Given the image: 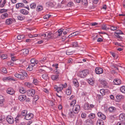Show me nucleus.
<instances>
[{"label":"nucleus","mask_w":125,"mask_h":125,"mask_svg":"<svg viewBox=\"0 0 125 125\" xmlns=\"http://www.w3.org/2000/svg\"><path fill=\"white\" fill-rule=\"evenodd\" d=\"M22 71L21 73V74H20L17 73H15L14 75L15 77L21 80H23L25 78V76L26 77L27 76V73L25 71L22 70Z\"/></svg>","instance_id":"f257e3e1"},{"label":"nucleus","mask_w":125,"mask_h":125,"mask_svg":"<svg viewBox=\"0 0 125 125\" xmlns=\"http://www.w3.org/2000/svg\"><path fill=\"white\" fill-rule=\"evenodd\" d=\"M89 71L87 70H84L80 71L78 74V76L82 78H84L89 73Z\"/></svg>","instance_id":"f03ea898"},{"label":"nucleus","mask_w":125,"mask_h":125,"mask_svg":"<svg viewBox=\"0 0 125 125\" xmlns=\"http://www.w3.org/2000/svg\"><path fill=\"white\" fill-rule=\"evenodd\" d=\"M67 84L66 83H65L64 84H60L59 87L57 86L56 88L55 87L54 88L56 89V90L57 92L58 93L59 92H61L63 88H65Z\"/></svg>","instance_id":"7ed1b4c3"},{"label":"nucleus","mask_w":125,"mask_h":125,"mask_svg":"<svg viewBox=\"0 0 125 125\" xmlns=\"http://www.w3.org/2000/svg\"><path fill=\"white\" fill-rule=\"evenodd\" d=\"M26 93L27 95L29 96L33 97L35 93V90L33 89H30L28 90Z\"/></svg>","instance_id":"20e7f679"},{"label":"nucleus","mask_w":125,"mask_h":125,"mask_svg":"<svg viewBox=\"0 0 125 125\" xmlns=\"http://www.w3.org/2000/svg\"><path fill=\"white\" fill-rule=\"evenodd\" d=\"M6 120L10 124H12L14 122V120L13 117L10 115H8L6 117Z\"/></svg>","instance_id":"39448f33"},{"label":"nucleus","mask_w":125,"mask_h":125,"mask_svg":"<svg viewBox=\"0 0 125 125\" xmlns=\"http://www.w3.org/2000/svg\"><path fill=\"white\" fill-rule=\"evenodd\" d=\"M73 109L74 113L75 114L78 113L80 109L79 105H77L74 106Z\"/></svg>","instance_id":"423d86ee"},{"label":"nucleus","mask_w":125,"mask_h":125,"mask_svg":"<svg viewBox=\"0 0 125 125\" xmlns=\"http://www.w3.org/2000/svg\"><path fill=\"white\" fill-rule=\"evenodd\" d=\"M6 92L8 94L13 95L14 94L15 91L13 88L9 87L7 89Z\"/></svg>","instance_id":"0eeeda50"},{"label":"nucleus","mask_w":125,"mask_h":125,"mask_svg":"<svg viewBox=\"0 0 125 125\" xmlns=\"http://www.w3.org/2000/svg\"><path fill=\"white\" fill-rule=\"evenodd\" d=\"M93 121L90 119H88L85 120L83 123L84 125H93Z\"/></svg>","instance_id":"6e6552de"},{"label":"nucleus","mask_w":125,"mask_h":125,"mask_svg":"<svg viewBox=\"0 0 125 125\" xmlns=\"http://www.w3.org/2000/svg\"><path fill=\"white\" fill-rule=\"evenodd\" d=\"M95 71L96 74H100L102 73H103V71L102 68L97 67L95 68Z\"/></svg>","instance_id":"1a4fd4ad"},{"label":"nucleus","mask_w":125,"mask_h":125,"mask_svg":"<svg viewBox=\"0 0 125 125\" xmlns=\"http://www.w3.org/2000/svg\"><path fill=\"white\" fill-rule=\"evenodd\" d=\"M33 115L32 113H29L25 117L24 119L27 120H29L32 119L33 117Z\"/></svg>","instance_id":"9d476101"},{"label":"nucleus","mask_w":125,"mask_h":125,"mask_svg":"<svg viewBox=\"0 0 125 125\" xmlns=\"http://www.w3.org/2000/svg\"><path fill=\"white\" fill-rule=\"evenodd\" d=\"M97 115L98 117L104 120L105 119L106 117L105 115L101 112H98Z\"/></svg>","instance_id":"9b49d317"},{"label":"nucleus","mask_w":125,"mask_h":125,"mask_svg":"<svg viewBox=\"0 0 125 125\" xmlns=\"http://www.w3.org/2000/svg\"><path fill=\"white\" fill-rule=\"evenodd\" d=\"M108 110L111 113H115L116 111V109L115 107L111 106L108 108Z\"/></svg>","instance_id":"f8f14e48"},{"label":"nucleus","mask_w":125,"mask_h":125,"mask_svg":"<svg viewBox=\"0 0 125 125\" xmlns=\"http://www.w3.org/2000/svg\"><path fill=\"white\" fill-rule=\"evenodd\" d=\"M21 52L22 54L26 55L29 53V50L28 49H24L21 50Z\"/></svg>","instance_id":"ddd939ff"},{"label":"nucleus","mask_w":125,"mask_h":125,"mask_svg":"<svg viewBox=\"0 0 125 125\" xmlns=\"http://www.w3.org/2000/svg\"><path fill=\"white\" fill-rule=\"evenodd\" d=\"M24 85L26 87L30 88H32L33 87V84L29 82H25L24 83Z\"/></svg>","instance_id":"4468645a"},{"label":"nucleus","mask_w":125,"mask_h":125,"mask_svg":"<svg viewBox=\"0 0 125 125\" xmlns=\"http://www.w3.org/2000/svg\"><path fill=\"white\" fill-rule=\"evenodd\" d=\"M38 61L35 59L34 58L31 59V63L30 64H31L34 66L35 65V64H37L38 63Z\"/></svg>","instance_id":"2eb2a0df"},{"label":"nucleus","mask_w":125,"mask_h":125,"mask_svg":"<svg viewBox=\"0 0 125 125\" xmlns=\"http://www.w3.org/2000/svg\"><path fill=\"white\" fill-rule=\"evenodd\" d=\"M3 81H9L14 80L13 78L11 76H9L8 77H4L3 78Z\"/></svg>","instance_id":"dca6fc26"},{"label":"nucleus","mask_w":125,"mask_h":125,"mask_svg":"<svg viewBox=\"0 0 125 125\" xmlns=\"http://www.w3.org/2000/svg\"><path fill=\"white\" fill-rule=\"evenodd\" d=\"M4 96L1 95H0V106H2L4 105Z\"/></svg>","instance_id":"f3484780"},{"label":"nucleus","mask_w":125,"mask_h":125,"mask_svg":"<svg viewBox=\"0 0 125 125\" xmlns=\"http://www.w3.org/2000/svg\"><path fill=\"white\" fill-rule=\"evenodd\" d=\"M26 95H21L19 96L18 99L20 101H23L26 99Z\"/></svg>","instance_id":"a211bd4d"},{"label":"nucleus","mask_w":125,"mask_h":125,"mask_svg":"<svg viewBox=\"0 0 125 125\" xmlns=\"http://www.w3.org/2000/svg\"><path fill=\"white\" fill-rule=\"evenodd\" d=\"M119 119L121 121H124L125 120V114L124 113L121 114L119 116Z\"/></svg>","instance_id":"6ab92c4d"},{"label":"nucleus","mask_w":125,"mask_h":125,"mask_svg":"<svg viewBox=\"0 0 125 125\" xmlns=\"http://www.w3.org/2000/svg\"><path fill=\"white\" fill-rule=\"evenodd\" d=\"M83 108L85 110H90L89 104L88 103H85L83 106Z\"/></svg>","instance_id":"aec40b11"},{"label":"nucleus","mask_w":125,"mask_h":125,"mask_svg":"<svg viewBox=\"0 0 125 125\" xmlns=\"http://www.w3.org/2000/svg\"><path fill=\"white\" fill-rule=\"evenodd\" d=\"M13 20L11 18H10L6 20L5 21L6 24L7 25H9L11 24Z\"/></svg>","instance_id":"412c9836"},{"label":"nucleus","mask_w":125,"mask_h":125,"mask_svg":"<svg viewBox=\"0 0 125 125\" xmlns=\"http://www.w3.org/2000/svg\"><path fill=\"white\" fill-rule=\"evenodd\" d=\"M114 82L115 84L117 85L120 84L121 83V80L119 79H116L114 80Z\"/></svg>","instance_id":"4be33fe9"},{"label":"nucleus","mask_w":125,"mask_h":125,"mask_svg":"<svg viewBox=\"0 0 125 125\" xmlns=\"http://www.w3.org/2000/svg\"><path fill=\"white\" fill-rule=\"evenodd\" d=\"M20 12L24 15H26L28 14V11L24 9H22L20 10Z\"/></svg>","instance_id":"5701e85b"},{"label":"nucleus","mask_w":125,"mask_h":125,"mask_svg":"<svg viewBox=\"0 0 125 125\" xmlns=\"http://www.w3.org/2000/svg\"><path fill=\"white\" fill-rule=\"evenodd\" d=\"M9 15L7 13H5L2 14L1 16V18L2 19H4L5 18H8Z\"/></svg>","instance_id":"b1692460"},{"label":"nucleus","mask_w":125,"mask_h":125,"mask_svg":"<svg viewBox=\"0 0 125 125\" xmlns=\"http://www.w3.org/2000/svg\"><path fill=\"white\" fill-rule=\"evenodd\" d=\"M59 76L58 74L52 75L51 76V78L53 80H56L58 79Z\"/></svg>","instance_id":"393cba45"},{"label":"nucleus","mask_w":125,"mask_h":125,"mask_svg":"<svg viewBox=\"0 0 125 125\" xmlns=\"http://www.w3.org/2000/svg\"><path fill=\"white\" fill-rule=\"evenodd\" d=\"M116 99L118 100H123L124 98V96L122 95H118L116 97Z\"/></svg>","instance_id":"a878e982"},{"label":"nucleus","mask_w":125,"mask_h":125,"mask_svg":"<svg viewBox=\"0 0 125 125\" xmlns=\"http://www.w3.org/2000/svg\"><path fill=\"white\" fill-rule=\"evenodd\" d=\"M63 29H59L58 31V34H57V37L60 36H61L62 34Z\"/></svg>","instance_id":"bb28decb"},{"label":"nucleus","mask_w":125,"mask_h":125,"mask_svg":"<svg viewBox=\"0 0 125 125\" xmlns=\"http://www.w3.org/2000/svg\"><path fill=\"white\" fill-rule=\"evenodd\" d=\"M34 66L31 64H29L27 68V70L29 71H31L33 69V67Z\"/></svg>","instance_id":"cd10ccee"},{"label":"nucleus","mask_w":125,"mask_h":125,"mask_svg":"<svg viewBox=\"0 0 125 125\" xmlns=\"http://www.w3.org/2000/svg\"><path fill=\"white\" fill-rule=\"evenodd\" d=\"M83 123V121L80 118H78L77 120L76 125H81Z\"/></svg>","instance_id":"c85d7f7f"},{"label":"nucleus","mask_w":125,"mask_h":125,"mask_svg":"<svg viewBox=\"0 0 125 125\" xmlns=\"http://www.w3.org/2000/svg\"><path fill=\"white\" fill-rule=\"evenodd\" d=\"M103 125V121L102 120L99 119L98 120L97 125Z\"/></svg>","instance_id":"c756f323"},{"label":"nucleus","mask_w":125,"mask_h":125,"mask_svg":"<svg viewBox=\"0 0 125 125\" xmlns=\"http://www.w3.org/2000/svg\"><path fill=\"white\" fill-rule=\"evenodd\" d=\"M74 113H73V109L72 110L70 109L69 110V112L68 114L70 116L73 117L74 115Z\"/></svg>","instance_id":"7c9ffc66"},{"label":"nucleus","mask_w":125,"mask_h":125,"mask_svg":"<svg viewBox=\"0 0 125 125\" xmlns=\"http://www.w3.org/2000/svg\"><path fill=\"white\" fill-rule=\"evenodd\" d=\"M73 83L74 85L76 87H77L79 86L78 83V81L76 79H74L73 80Z\"/></svg>","instance_id":"2f4dec72"},{"label":"nucleus","mask_w":125,"mask_h":125,"mask_svg":"<svg viewBox=\"0 0 125 125\" xmlns=\"http://www.w3.org/2000/svg\"><path fill=\"white\" fill-rule=\"evenodd\" d=\"M71 87L70 86H69V87L68 89L66 90V94L67 95H69L71 94Z\"/></svg>","instance_id":"473e14b6"},{"label":"nucleus","mask_w":125,"mask_h":125,"mask_svg":"<svg viewBox=\"0 0 125 125\" xmlns=\"http://www.w3.org/2000/svg\"><path fill=\"white\" fill-rule=\"evenodd\" d=\"M88 83L91 85H93L94 83V80L93 79H90L88 80Z\"/></svg>","instance_id":"72a5a7b5"},{"label":"nucleus","mask_w":125,"mask_h":125,"mask_svg":"<svg viewBox=\"0 0 125 125\" xmlns=\"http://www.w3.org/2000/svg\"><path fill=\"white\" fill-rule=\"evenodd\" d=\"M24 5V4L22 3H18L16 5V7L17 9L18 8L20 7H21Z\"/></svg>","instance_id":"f704fd0d"},{"label":"nucleus","mask_w":125,"mask_h":125,"mask_svg":"<svg viewBox=\"0 0 125 125\" xmlns=\"http://www.w3.org/2000/svg\"><path fill=\"white\" fill-rule=\"evenodd\" d=\"M19 91L20 93L22 94H24L26 92V91L22 87H20Z\"/></svg>","instance_id":"c9c22d12"},{"label":"nucleus","mask_w":125,"mask_h":125,"mask_svg":"<svg viewBox=\"0 0 125 125\" xmlns=\"http://www.w3.org/2000/svg\"><path fill=\"white\" fill-rule=\"evenodd\" d=\"M43 9V7L40 5H38L37 8V11H40Z\"/></svg>","instance_id":"e433bc0d"},{"label":"nucleus","mask_w":125,"mask_h":125,"mask_svg":"<svg viewBox=\"0 0 125 125\" xmlns=\"http://www.w3.org/2000/svg\"><path fill=\"white\" fill-rule=\"evenodd\" d=\"M95 115L94 114L91 113L90 114L88 115V117L90 118V119H94L95 117Z\"/></svg>","instance_id":"4c0bfd02"},{"label":"nucleus","mask_w":125,"mask_h":125,"mask_svg":"<svg viewBox=\"0 0 125 125\" xmlns=\"http://www.w3.org/2000/svg\"><path fill=\"white\" fill-rule=\"evenodd\" d=\"M0 58L1 59L3 60H4L8 58V56L7 54H4L1 55Z\"/></svg>","instance_id":"58836bf2"},{"label":"nucleus","mask_w":125,"mask_h":125,"mask_svg":"<svg viewBox=\"0 0 125 125\" xmlns=\"http://www.w3.org/2000/svg\"><path fill=\"white\" fill-rule=\"evenodd\" d=\"M27 111L26 110H24L22 111L21 112V114L23 116H25L27 115Z\"/></svg>","instance_id":"ea45409f"},{"label":"nucleus","mask_w":125,"mask_h":125,"mask_svg":"<svg viewBox=\"0 0 125 125\" xmlns=\"http://www.w3.org/2000/svg\"><path fill=\"white\" fill-rule=\"evenodd\" d=\"M18 19L20 21L23 20L25 19V17L23 16H17Z\"/></svg>","instance_id":"a19ab883"},{"label":"nucleus","mask_w":125,"mask_h":125,"mask_svg":"<svg viewBox=\"0 0 125 125\" xmlns=\"http://www.w3.org/2000/svg\"><path fill=\"white\" fill-rule=\"evenodd\" d=\"M24 37L25 36L24 35H20L17 36V39L18 40H20L23 39Z\"/></svg>","instance_id":"79ce46f5"},{"label":"nucleus","mask_w":125,"mask_h":125,"mask_svg":"<svg viewBox=\"0 0 125 125\" xmlns=\"http://www.w3.org/2000/svg\"><path fill=\"white\" fill-rule=\"evenodd\" d=\"M120 90L122 92L125 93V86H123L121 87Z\"/></svg>","instance_id":"37998d69"},{"label":"nucleus","mask_w":125,"mask_h":125,"mask_svg":"<svg viewBox=\"0 0 125 125\" xmlns=\"http://www.w3.org/2000/svg\"><path fill=\"white\" fill-rule=\"evenodd\" d=\"M36 6V4L35 3H32L30 5V8L32 9H34L35 8Z\"/></svg>","instance_id":"c03bdc74"},{"label":"nucleus","mask_w":125,"mask_h":125,"mask_svg":"<svg viewBox=\"0 0 125 125\" xmlns=\"http://www.w3.org/2000/svg\"><path fill=\"white\" fill-rule=\"evenodd\" d=\"M39 95H35L34 97L33 100V102L34 101L35 102L37 101L39 99Z\"/></svg>","instance_id":"a18cd8bd"},{"label":"nucleus","mask_w":125,"mask_h":125,"mask_svg":"<svg viewBox=\"0 0 125 125\" xmlns=\"http://www.w3.org/2000/svg\"><path fill=\"white\" fill-rule=\"evenodd\" d=\"M53 35V33L52 32H49L47 33V37H48V38L49 39L52 38V37L51 36Z\"/></svg>","instance_id":"49530a36"},{"label":"nucleus","mask_w":125,"mask_h":125,"mask_svg":"<svg viewBox=\"0 0 125 125\" xmlns=\"http://www.w3.org/2000/svg\"><path fill=\"white\" fill-rule=\"evenodd\" d=\"M82 4L85 6L87 5V0H82Z\"/></svg>","instance_id":"de8ad7c7"},{"label":"nucleus","mask_w":125,"mask_h":125,"mask_svg":"<svg viewBox=\"0 0 125 125\" xmlns=\"http://www.w3.org/2000/svg\"><path fill=\"white\" fill-rule=\"evenodd\" d=\"M42 77L45 80H47L48 78V75L46 74H43L42 75Z\"/></svg>","instance_id":"09e8293b"},{"label":"nucleus","mask_w":125,"mask_h":125,"mask_svg":"<svg viewBox=\"0 0 125 125\" xmlns=\"http://www.w3.org/2000/svg\"><path fill=\"white\" fill-rule=\"evenodd\" d=\"M102 29L106 31L108 30L109 29L107 27L106 25H104L102 26Z\"/></svg>","instance_id":"8fccbe9b"},{"label":"nucleus","mask_w":125,"mask_h":125,"mask_svg":"<svg viewBox=\"0 0 125 125\" xmlns=\"http://www.w3.org/2000/svg\"><path fill=\"white\" fill-rule=\"evenodd\" d=\"M115 33L117 34H124L122 32V31L120 30H118L116 31Z\"/></svg>","instance_id":"3c124183"},{"label":"nucleus","mask_w":125,"mask_h":125,"mask_svg":"<svg viewBox=\"0 0 125 125\" xmlns=\"http://www.w3.org/2000/svg\"><path fill=\"white\" fill-rule=\"evenodd\" d=\"M117 28H118V27H115L113 26H111L110 29L112 31H115L117 29Z\"/></svg>","instance_id":"603ef678"},{"label":"nucleus","mask_w":125,"mask_h":125,"mask_svg":"<svg viewBox=\"0 0 125 125\" xmlns=\"http://www.w3.org/2000/svg\"><path fill=\"white\" fill-rule=\"evenodd\" d=\"M100 92L103 95H104L105 94V90L104 89H101L100 90Z\"/></svg>","instance_id":"864d4df0"},{"label":"nucleus","mask_w":125,"mask_h":125,"mask_svg":"<svg viewBox=\"0 0 125 125\" xmlns=\"http://www.w3.org/2000/svg\"><path fill=\"white\" fill-rule=\"evenodd\" d=\"M38 81L37 80L33 78V83L36 85H37L38 84Z\"/></svg>","instance_id":"5fc2aeb1"},{"label":"nucleus","mask_w":125,"mask_h":125,"mask_svg":"<svg viewBox=\"0 0 125 125\" xmlns=\"http://www.w3.org/2000/svg\"><path fill=\"white\" fill-rule=\"evenodd\" d=\"M101 83L103 85V86H106L107 85V83L104 80H101Z\"/></svg>","instance_id":"6e6d98bb"},{"label":"nucleus","mask_w":125,"mask_h":125,"mask_svg":"<svg viewBox=\"0 0 125 125\" xmlns=\"http://www.w3.org/2000/svg\"><path fill=\"white\" fill-rule=\"evenodd\" d=\"M47 4L49 6L53 7L54 6L53 3L51 2H48L47 3Z\"/></svg>","instance_id":"4d7b16f0"},{"label":"nucleus","mask_w":125,"mask_h":125,"mask_svg":"<svg viewBox=\"0 0 125 125\" xmlns=\"http://www.w3.org/2000/svg\"><path fill=\"white\" fill-rule=\"evenodd\" d=\"M117 125H125V123L124 121H121L118 122Z\"/></svg>","instance_id":"13d9d810"},{"label":"nucleus","mask_w":125,"mask_h":125,"mask_svg":"<svg viewBox=\"0 0 125 125\" xmlns=\"http://www.w3.org/2000/svg\"><path fill=\"white\" fill-rule=\"evenodd\" d=\"M8 11L7 9H1L0 10V13H2L4 12H6Z\"/></svg>","instance_id":"bf43d9fd"},{"label":"nucleus","mask_w":125,"mask_h":125,"mask_svg":"<svg viewBox=\"0 0 125 125\" xmlns=\"http://www.w3.org/2000/svg\"><path fill=\"white\" fill-rule=\"evenodd\" d=\"M5 120V118L3 116L0 117V123H2Z\"/></svg>","instance_id":"052dcab7"},{"label":"nucleus","mask_w":125,"mask_h":125,"mask_svg":"<svg viewBox=\"0 0 125 125\" xmlns=\"http://www.w3.org/2000/svg\"><path fill=\"white\" fill-rule=\"evenodd\" d=\"M51 16V15H46L44 16V18L45 19H48Z\"/></svg>","instance_id":"680f3d73"},{"label":"nucleus","mask_w":125,"mask_h":125,"mask_svg":"<svg viewBox=\"0 0 125 125\" xmlns=\"http://www.w3.org/2000/svg\"><path fill=\"white\" fill-rule=\"evenodd\" d=\"M76 103V101L75 100H74L73 101L71 102L70 103V105L71 106H74V105Z\"/></svg>","instance_id":"e2e57ef3"},{"label":"nucleus","mask_w":125,"mask_h":125,"mask_svg":"<svg viewBox=\"0 0 125 125\" xmlns=\"http://www.w3.org/2000/svg\"><path fill=\"white\" fill-rule=\"evenodd\" d=\"M46 59V57H44L40 61L41 63L43 64L45 62V60Z\"/></svg>","instance_id":"0e129e2a"},{"label":"nucleus","mask_w":125,"mask_h":125,"mask_svg":"<svg viewBox=\"0 0 125 125\" xmlns=\"http://www.w3.org/2000/svg\"><path fill=\"white\" fill-rule=\"evenodd\" d=\"M76 35V34H75V33L74 32L70 34L68 36V38H69L72 37H73V36H75Z\"/></svg>","instance_id":"69168bd1"},{"label":"nucleus","mask_w":125,"mask_h":125,"mask_svg":"<svg viewBox=\"0 0 125 125\" xmlns=\"http://www.w3.org/2000/svg\"><path fill=\"white\" fill-rule=\"evenodd\" d=\"M72 45L73 47H77L78 46L77 44V43L76 42H73V43Z\"/></svg>","instance_id":"338daca9"},{"label":"nucleus","mask_w":125,"mask_h":125,"mask_svg":"<svg viewBox=\"0 0 125 125\" xmlns=\"http://www.w3.org/2000/svg\"><path fill=\"white\" fill-rule=\"evenodd\" d=\"M86 114L84 113H83L81 115L82 118L85 119L86 117Z\"/></svg>","instance_id":"774afa93"}]
</instances>
